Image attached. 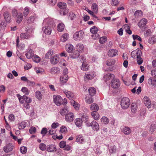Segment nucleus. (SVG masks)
Listing matches in <instances>:
<instances>
[{
  "instance_id": "obj_1",
  "label": "nucleus",
  "mask_w": 156,
  "mask_h": 156,
  "mask_svg": "<svg viewBox=\"0 0 156 156\" xmlns=\"http://www.w3.org/2000/svg\"><path fill=\"white\" fill-rule=\"evenodd\" d=\"M84 36V32L82 30L76 32L73 35L74 40L79 41L83 39Z\"/></svg>"
},
{
  "instance_id": "obj_2",
  "label": "nucleus",
  "mask_w": 156,
  "mask_h": 156,
  "mask_svg": "<svg viewBox=\"0 0 156 156\" xmlns=\"http://www.w3.org/2000/svg\"><path fill=\"white\" fill-rule=\"evenodd\" d=\"M92 111L91 112V114L93 118L96 120H98L100 118L99 114L97 112L99 110V108H90Z\"/></svg>"
},
{
  "instance_id": "obj_3",
  "label": "nucleus",
  "mask_w": 156,
  "mask_h": 156,
  "mask_svg": "<svg viewBox=\"0 0 156 156\" xmlns=\"http://www.w3.org/2000/svg\"><path fill=\"white\" fill-rule=\"evenodd\" d=\"M120 105L121 107H129L130 105V100L127 97H123L122 99Z\"/></svg>"
},
{
  "instance_id": "obj_4",
  "label": "nucleus",
  "mask_w": 156,
  "mask_h": 156,
  "mask_svg": "<svg viewBox=\"0 0 156 156\" xmlns=\"http://www.w3.org/2000/svg\"><path fill=\"white\" fill-rule=\"evenodd\" d=\"M53 99L54 103L57 106H59L61 105L63 99L61 96L54 95L53 96Z\"/></svg>"
},
{
  "instance_id": "obj_5",
  "label": "nucleus",
  "mask_w": 156,
  "mask_h": 156,
  "mask_svg": "<svg viewBox=\"0 0 156 156\" xmlns=\"http://www.w3.org/2000/svg\"><path fill=\"white\" fill-rule=\"evenodd\" d=\"M96 76L95 72L94 71H91L89 73H86L84 76L85 81L87 80H92Z\"/></svg>"
},
{
  "instance_id": "obj_6",
  "label": "nucleus",
  "mask_w": 156,
  "mask_h": 156,
  "mask_svg": "<svg viewBox=\"0 0 156 156\" xmlns=\"http://www.w3.org/2000/svg\"><path fill=\"white\" fill-rule=\"evenodd\" d=\"M14 146L13 144L11 143H9L6 144L3 147V151L5 153H8L13 150Z\"/></svg>"
},
{
  "instance_id": "obj_7",
  "label": "nucleus",
  "mask_w": 156,
  "mask_h": 156,
  "mask_svg": "<svg viewBox=\"0 0 156 156\" xmlns=\"http://www.w3.org/2000/svg\"><path fill=\"white\" fill-rule=\"evenodd\" d=\"M16 15V22L18 23H20L22 20L23 16L22 14L21 13H17L16 11H14L13 15Z\"/></svg>"
},
{
  "instance_id": "obj_8",
  "label": "nucleus",
  "mask_w": 156,
  "mask_h": 156,
  "mask_svg": "<svg viewBox=\"0 0 156 156\" xmlns=\"http://www.w3.org/2000/svg\"><path fill=\"white\" fill-rule=\"evenodd\" d=\"M131 57L133 58H137L138 56H141L142 55L141 50L139 49L133 51L131 52Z\"/></svg>"
},
{
  "instance_id": "obj_9",
  "label": "nucleus",
  "mask_w": 156,
  "mask_h": 156,
  "mask_svg": "<svg viewBox=\"0 0 156 156\" xmlns=\"http://www.w3.org/2000/svg\"><path fill=\"white\" fill-rule=\"evenodd\" d=\"M120 83L119 80L115 79L112 80L111 86L114 88H118L120 86Z\"/></svg>"
},
{
  "instance_id": "obj_10",
  "label": "nucleus",
  "mask_w": 156,
  "mask_h": 156,
  "mask_svg": "<svg viewBox=\"0 0 156 156\" xmlns=\"http://www.w3.org/2000/svg\"><path fill=\"white\" fill-rule=\"evenodd\" d=\"M37 16L35 14H32L30 16L26 19L27 23L30 24L33 23L37 18Z\"/></svg>"
},
{
  "instance_id": "obj_11",
  "label": "nucleus",
  "mask_w": 156,
  "mask_h": 156,
  "mask_svg": "<svg viewBox=\"0 0 156 156\" xmlns=\"http://www.w3.org/2000/svg\"><path fill=\"white\" fill-rule=\"evenodd\" d=\"M66 120L68 122H72L74 119V115L73 113L69 112L65 116Z\"/></svg>"
},
{
  "instance_id": "obj_12",
  "label": "nucleus",
  "mask_w": 156,
  "mask_h": 156,
  "mask_svg": "<svg viewBox=\"0 0 156 156\" xmlns=\"http://www.w3.org/2000/svg\"><path fill=\"white\" fill-rule=\"evenodd\" d=\"M63 92L69 99L73 98L74 97V94L70 91L65 89L63 90Z\"/></svg>"
},
{
  "instance_id": "obj_13",
  "label": "nucleus",
  "mask_w": 156,
  "mask_h": 156,
  "mask_svg": "<svg viewBox=\"0 0 156 156\" xmlns=\"http://www.w3.org/2000/svg\"><path fill=\"white\" fill-rule=\"evenodd\" d=\"M89 126H91L92 129L94 130H98L99 129V126L98 123L96 121H93L90 123Z\"/></svg>"
},
{
  "instance_id": "obj_14",
  "label": "nucleus",
  "mask_w": 156,
  "mask_h": 156,
  "mask_svg": "<svg viewBox=\"0 0 156 156\" xmlns=\"http://www.w3.org/2000/svg\"><path fill=\"white\" fill-rule=\"evenodd\" d=\"M59 60V57L57 55L54 56L51 58L50 62L53 65L57 64Z\"/></svg>"
},
{
  "instance_id": "obj_15",
  "label": "nucleus",
  "mask_w": 156,
  "mask_h": 156,
  "mask_svg": "<svg viewBox=\"0 0 156 156\" xmlns=\"http://www.w3.org/2000/svg\"><path fill=\"white\" fill-rule=\"evenodd\" d=\"M118 51L116 49H111L108 51V55L110 57H113L118 55Z\"/></svg>"
},
{
  "instance_id": "obj_16",
  "label": "nucleus",
  "mask_w": 156,
  "mask_h": 156,
  "mask_svg": "<svg viewBox=\"0 0 156 156\" xmlns=\"http://www.w3.org/2000/svg\"><path fill=\"white\" fill-rule=\"evenodd\" d=\"M42 30L46 34L50 35L51 34V29L50 27L45 26L43 27Z\"/></svg>"
},
{
  "instance_id": "obj_17",
  "label": "nucleus",
  "mask_w": 156,
  "mask_h": 156,
  "mask_svg": "<svg viewBox=\"0 0 156 156\" xmlns=\"http://www.w3.org/2000/svg\"><path fill=\"white\" fill-rule=\"evenodd\" d=\"M122 131L126 135L129 134L131 132V130L128 127L124 126L122 129Z\"/></svg>"
},
{
  "instance_id": "obj_18",
  "label": "nucleus",
  "mask_w": 156,
  "mask_h": 156,
  "mask_svg": "<svg viewBox=\"0 0 156 156\" xmlns=\"http://www.w3.org/2000/svg\"><path fill=\"white\" fill-rule=\"evenodd\" d=\"M115 76L112 74L108 73L104 76V78L105 82L109 80L110 79H114Z\"/></svg>"
},
{
  "instance_id": "obj_19",
  "label": "nucleus",
  "mask_w": 156,
  "mask_h": 156,
  "mask_svg": "<svg viewBox=\"0 0 156 156\" xmlns=\"http://www.w3.org/2000/svg\"><path fill=\"white\" fill-rule=\"evenodd\" d=\"M66 51L69 53H71L74 49L73 46L70 44H68L65 46Z\"/></svg>"
},
{
  "instance_id": "obj_20",
  "label": "nucleus",
  "mask_w": 156,
  "mask_h": 156,
  "mask_svg": "<svg viewBox=\"0 0 156 156\" xmlns=\"http://www.w3.org/2000/svg\"><path fill=\"white\" fill-rule=\"evenodd\" d=\"M148 84L151 86H156V79L154 77H150L149 79L148 82Z\"/></svg>"
},
{
  "instance_id": "obj_21",
  "label": "nucleus",
  "mask_w": 156,
  "mask_h": 156,
  "mask_svg": "<svg viewBox=\"0 0 156 156\" xmlns=\"http://www.w3.org/2000/svg\"><path fill=\"white\" fill-rule=\"evenodd\" d=\"M47 150L48 152H55L56 151V147L52 144L49 145L48 146Z\"/></svg>"
},
{
  "instance_id": "obj_22",
  "label": "nucleus",
  "mask_w": 156,
  "mask_h": 156,
  "mask_svg": "<svg viewBox=\"0 0 156 156\" xmlns=\"http://www.w3.org/2000/svg\"><path fill=\"white\" fill-rule=\"evenodd\" d=\"M4 19L7 22H9L11 19V15L8 12H6L3 14Z\"/></svg>"
},
{
  "instance_id": "obj_23",
  "label": "nucleus",
  "mask_w": 156,
  "mask_h": 156,
  "mask_svg": "<svg viewBox=\"0 0 156 156\" xmlns=\"http://www.w3.org/2000/svg\"><path fill=\"white\" fill-rule=\"evenodd\" d=\"M147 23V20L145 18H143L138 23V25L140 27H143Z\"/></svg>"
},
{
  "instance_id": "obj_24",
  "label": "nucleus",
  "mask_w": 156,
  "mask_h": 156,
  "mask_svg": "<svg viewBox=\"0 0 156 156\" xmlns=\"http://www.w3.org/2000/svg\"><path fill=\"white\" fill-rule=\"evenodd\" d=\"M89 66L88 65L83 61L81 67V69L83 71H87L89 70Z\"/></svg>"
},
{
  "instance_id": "obj_25",
  "label": "nucleus",
  "mask_w": 156,
  "mask_h": 156,
  "mask_svg": "<svg viewBox=\"0 0 156 156\" xmlns=\"http://www.w3.org/2000/svg\"><path fill=\"white\" fill-rule=\"evenodd\" d=\"M69 35L67 33H65L62 34L60 37V40L63 42H65L68 39Z\"/></svg>"
},
{
  "instance_id": "obj_26",
  "label": "nucleus",
  "mask_w": 156,
  "mask_h": 156,
  "mask_svg": "<svg viewBox=\"0 0 156 156\" xmlns=\"http://www.w3.org/2000/svg\"><path fill=\"white\" fill-rule=\"evenodd\" d=\"M83 121L80 118H77L75 120V123L77 126L78 127H81L82 125Z\"/></svg>"
},
{
  "instance_id": "obj_27",
  "label": "nucleus",
  "mask_w": 156,
  "mask_h": 156,
  "mask_svg": "<svg viewBox=\"0 0 156 156\" xmlns=\"http://www.w3.org/2000/svg\"><path fill=\"white\" fill-rule=\"evenodd\" d=\"M144 102L146 106L148 107L151 105L149 98L147 96H145L144 98Z\"/></svg>"
},
{
  "instance_id": "obj_28",
  "label": "nucleus",
  "mask_w": 156,
  "mask_h": 156,
  "mask_svg": "<svg viewBox=\"0 0 156 156\" xmlns=\"http://www.w3.org/2000/svg\"><path fill=\"white\" fill-rule=\"evenodd\" d=\"M30 8L29 7L27 6L25 7L23 9V16L25 17H27L30 12Z\"/></svg>"
},
{
  "instance_id": "obj_29",
  "label": "nucleus",
  "mask_w": 156,
  "mask_h": 156,
  "mask_svg": "<svg viewBox=\"0 0 156 156\" xmlns=\"http://www.w3.org/2000/svg\"><path fill=\"white\" fill-rule=\"evenodd\" d=\"M76 142L81 144L84 141V138L81 135H79L76 136Z\"/></svg>"
},
{
  "instance_id": "obj_30",
  "label": "nucleus",
  "mask_w": 156,
  "mask_h": 156,
  "mask_svg": "<svg viewBox=\"0 0 156 156\" xmlns=\"http://www.w3.org/2000/svg\"><path fill=\"white\" fill-rule=\"evenodd\" d=\"M34 55L33 51L31 49L29 50L25 54L26 57L28 59H30L31 58H32Z\"/></svg>"
},
{
  "instance_id": "obj_31",
  "label": "nucleus",
  "mask_w": 156,
  "mask_h": 156,
  "mask_svg": "<svg viewBox=\"0 0 156 156\" xmlns=\"http://www.w3.org/2000/svg\"><path fill=\"white\" fill-rule=\"evenodd\" d=\"M88 91L90 95L92 96L95 94L96 90L94 87H91L88 89Z\"/></svg>"
},
{
  "instance_id": "obj_32",
  "label": "nucleus",
  "mask_w": 156,
  "mask_h": 156,
  "mask_svg": "<svg viewBox=\"0 0 156 156\" xmlns=\"http://www.w3.org/2000/svg\"><path fill=\"white\" fill-rule=\"evenodd\" d=\"M69 79L68 75H64L60 78V80L61 83L64 84L66 83Z\"/></svg>"
},
{
  "instance_id": "obj_33",
  "label": "nucleus",
  "mask_w": 156,
  "mask_h": 156,
  "mask_svg": "<svg viewBox=\"0 0 156 156\" xmlns=\"http://www.w3.org/2000/svg\"><path fill=\"white\" fill-rule=\"evenodd\" d=\"M67 108H62L60 110V113L61 115H66L69 112Z\"/></svg>"
},
{
  "instance_id": "obj_34",
  "label": "nucleus",
  "mask_w": 156,
  "mask_h": 156,
  "mask_svg": "<svg viewBox=\"0 0 156 156\" xmlns=\"http://www.w3.org/2000/svg\"><path fill=\"white\" fill-rule=\"evenodd\" d=\"M30 37V35L27 33H22L20 34V37L21 39H28Z\"/></svg>"
},
{
  "instance_id": "obj_35",
  "label": "nucleus",
  "mask_w": 156,
  "mask_h": 156,
  "mask_svg": "<svg viewBox=\"0 0 156 156\" xmlns=\"http://www.w3.org/2000/svg\"><path fill=\"white\" fill-rule=\"evenodd\" d=\"M76 48L77 50L76 51H78L80 53L83 50L84 46L82 44H78L76 45Z\"/></svg>"
},
{
  "instance_id": "obj_36",
  "label": "nucleus",
  "mask_w": 156,
  "mask_h": 156,
  "mask_svg": "<svg viewBox=\"0 0 156 156\" xmlns=\"http://www.w3.org/2000/svg\"><path fill=\"white\" fill-rule=\"evenodd\" d=\"M54 22L53 21V20L52 18H49L45 19L43 21L44 24H46V23H47L48 24L50 25L52 24Z\"/></svg>"
},
{
  "instance_id": "obj_37",
  "label": "nucleus",
  "mask_w": 156,
  "mask_h": 156,
  "mask_svg": "<svg viewBox=\"0 0 156 156\" xmlns=\"http://www.w3.org/2000/svg\"><path fill=\"white\" fill-rule=\"evenodd\" d=\"M101 122L103 124H107L109 122V120L108 118L105 116L102 117L100 119Z\"/></svg>"
},
{
  "instance_id": "obj_38",
  "label": "nucleus",
  "mask_w": 156,
  "mask_h": 156,
  "mask_svg": "<svg viewBox=\"0 0 156 156\" xmlns=\"http://www.w3.org/2000/svg\"><path fill=\"white\" fill-rule=\"evenodd\" d=\"M65 25L62 23H59L57 26V30L58 31L61 32L63 31L65 28Z\"/></svg>"
},
{
  "instance_id": "obj_39",
  "label": "nucleus",
  "mask_w": 156,
  "mask_h": 156,
  "mask_svg": "<svg viewBox=\"0 0 156 156\" xmlns=\"http://www.w3.org/2000/svg\"><path fill=\"white\" fill-rule=\"evenodd\" d=\"M92 96L90 95H87L85 98V101L88 104H90L92 103L93 101V98L92 97Z\"/></svg>"
},
{
  "instance_id": "obj_40",
  "label": "nucleus",
  "mask_w": 156,
  "mask_h": 156,
  "mask_svg": "<svg viewBox=\"0 0 156 156\" xmlns=\"http://www.w3.org/2000/svg\"><path fill=\"white\" fill-rule=\"evenodd\" d=\"M50 71L51 74H55L59 72V69L57 67H54L51 68Z\"/></svg>"
},
{
  "instance_id": "obj_41",
  "label": "nucleus",
  "mask_w": 156,
  "mask_h": 156,
  "mask_svg": "<svg viewBox=\"0 0 156 156\" xmlns=\"http://www.w3.org/2000/svg\"><path fill=\"white\" fill-rule=\"evenodd\" d=\"M145 113L146 109L144 108L142 109L140 111V114L139 115V117L140 118V119H144Z\"/></svg>"
},
{
  "instance_id": "obj_42",
  "label": "nucleus",
  "mask_w": 156,
  "mask_h": 156,
  "mask_svg": "<svg viewBox=\"0 0 156 156\" xmlns=\"http://www.w3.org/2000/svg\"><path fill=\"white\" fill-rule=\"evenodd\" d=\"M80 53L78 51H75L70 55L71 57L73 58H77L80 55Z\"/></svg>"
},
{
  "instance_id": "obj_43",
  "label": "nucleus",
  "mask_w": 156,
  "mask_h": 156,
  "mask_svg": "<svg viewBox=\"0 0 156 156\" xmlns=\"http://www.w3.org/2000/svg\"><path fill=\"white\" fill-rule=\"evenodd\" d=\"M80 116L82 118V119L83 121L86 122H87L88 119V116L86 114L84 113H81L80 114Z\"/></svg>"
},
{
  "instance_id": "obj_44",
  "label": "nucleus",
  "mask_w": 156,
  "mask_h": 156,
  "mask_svg": "<svg viewBox=\"0 0 156 156\" xmlns=\"http://www.w3.org/2000/svg\"><path fill=\"white\" fill-rule=\"evenodd\" d=\"M32 59L34 62L36 63L39 62L41 60L40 58L36 55H34Z\"/></svg>"
},
{
  "instance_id": "obj_45",
  "label": "nucleus",
  "mask_w": 156,
  "mask_h": 156,
  "mask_svg": "<svg viewBox=\"0 0 156 156\" xmlns=\"http://www.w3.org/2000/svg\"><path fill=\"white\" fill-rule=\"evenodd\" d=\"M58 6L61 9H64L66 7V3L61 2L58 4Z\"/></svg>"
},
{
  "instance_id": "obj_46",
  "label": "nucleus",
  "mask_w": 156,
  "mask_h": 156,
  "mask_svg": "<svg viewBox=\"0 0 156 156\" xmlns=\"http://www.w3.org/2000/svg\"><path fill=\"white\" fill-rule=\"evenodd\" d=\"M53 54V51L52 50H50L45 55V58H46L49 59Z\"/></svg>"
},
{
  "instance_id": "obj_47",
  "label": "nucleus",
  "mask_w": 156,
  "mask_h": 156,
  "mask_svg": "<svg viewBox=\"0 0 156 156\" xmlns=\"http://www.w3.org/2000/svg\"><path fill=\"white\" fill-rule=\"evenodd\" d=\"M35 95L36 98L39 100H40L42 99V95L40 91H37L36 92Z\"/></svg>"
},
{
  "instance_id": "obj_48",
  "label": "nucleus",
  "mask_w": 156,
  "mask_h": 156,
  "mask_svg": "<svg viewBox=\"0 0 156 156\" xmlns=\"http://www.w3.org/2000/svg\"><path fill=\"white\" fill-rule=\"evenodd\" d=\"M91 8L93 11L95 13H97L98 11V5L95 3H93L92 5Z\"/></svg>"
},
{
  "instance_id": "obj_49",
  "label": "nucleus",
  "mask_w": 156,
  "mask_h": 156,
  "mask_svg": "<svg viewBox=\"0 0 156 156\" xmlns=\"http://www.w3.org/2000/svg\"><path fill=\"white\" fill-rule=\"evenodd\" d=\"M26 126V123L24 122L23 121L19 124V126L18 127L19 129H22L24 128Z\"/></svg>"
},
{
  "instance_id": "obj_50",
  "label": "nucleus",
  "mask_w": 156,
  "mask_h": 156,
  "mask_svg": "<svg viewBox=\"0 0 156 156\" xmlns=\"http://www.w3.org/2000/svg\"><path fill=\"white\" fill-rule=\"evenodd\" d=\"M142 15V12L140 10L136 11L134 13V16L136 18H138L141 17Z\"/></svg>"
},
{
  "instance_id": "obj_51",
  "label": "nucleus",
  "mask_w": 156,
  "mask_h": 156,
  "mask_svg": "<svg viewBox=\"0 0 156 156\" xmlns=\"http://www.w3.org/2000/svg\"><path fill=\"white\" fill-rule=\"evenodd\" d=\"M148 41L150 43L153 44L154 42H156V36H153L149 38Z\"/></svg>"
},
{
  "instance_id": "obj_52",
  "label": "nucleus",
  "mask_w": 156,
  "mask_h": 156,
  "mask_svg": "<svg viewBox=\"0 0 156 156\" xmlns=\"http://www.w3.org/2000/svg\"><path fill=\"white\" fill-rule=\"evenodd\" d=\"M71 105L74 107H79L80 105L73 100H71L70 101Z\"/></svg>"
},
{
  "instance_id": "obj_53",
  "label": "nucleus",
  "mask_w": 156,
  "mask_h": 156,
  "mask_svg": "<svg viewBox=\"0 0 156 156\" xmlns=\"http://www.w3.org/2000/svg\"><path fill=\"white\" fill-rule=\"evenodd\" d=\"M98 31V28L95 26L92 27L90 29V31L92 34H97V32Z\"/></svg>"
},
{
  "instance_id": "obj_54",
  "label": "nucleus",
  "mask_w": 156,
  "mask_h": 156,
  "mask_svg": "<svg viewBox=\"0 0 156 156\" xmlns=\"http://www.w3.org/2000/svg\"><path fill=\"white\" fill-rule=\"evenodd\" d=\"M115 60L113 59L108 60L106 62V64L108 66H112L115 63Z\"/></svg>"
},
{
  "instance_id": "obj_55",
  "label": "nucleus",
  "mask_w": 156,
  "mask_h": 156,
  "mask_svg": "<svg viewBox=\"0 0 156 156\" xmlns=\"http://www.w3.org/2000/svg\"><path fill=\"white\" fill-rule=\"evenodd\" d=\"M21 91L26 95H28L30 93V91L26 87H22L21 89Z\"/></svg>"
},
{
  "instance_id": "obj_56",
  "label": "nucleus",
  "mask_w": 156,
  "mask_h": 156,
  "mask_svg": "<svg viewBox=\"0 0 156 156\" xmlns=\"http://www.w3.org/2000/svg\"><path fill=\"white\" fill-rule=\"evenodd\" d=\"M75 14L73 12H70L69 13V18L71 20H74L76 18Z\"/></svg>"
},
{
  "instance_id": "obj_57",
  "label": "nucleus",
  "mask_w": 156,
  "mask_h": 156,
  "mask_svg": "<svg viewBox=\"0 0 156 156\" xmlns=\"http://www.w3.org/2000/svg\"><path fill=\"white\" fill-rule=\"evenodd\" d=\"M107 41V38L105 36L101 37L99 39V42L101 44L105 43Z\"/></svg>"
},
{
  "instance_id": "obj_58",
  "label": "nucleus",
  "mask_w": 156,
  "mask_h": 156,
  "mask_svg": "<svg viewBox=\"0 0 156 156\" xmlns=\"http://www.w3.org/2000/svg\"><path fill=\"white\" fill-rule=\"evenodd\" d=\"M30 133L32 134H34L36 132V128L33 126L31 127L29 130Z\"/></svg>"
},
{
  "instance_id": "obj_59",
  "label": "nucleus",
  "mask_w": 156,
  "mask_h": 156,
  "mask_svg": "<svg viewBox=\"0 0 156 156\" xmlns=\"http://www.w3.org/2000/svg\"><path fill=\"white\" fill-rule=\"evenodd\" d=\"M68 131L66 127L64 126H62L60 128V132L62 133H65Z\"/></svg>"
},
{
  "instance_id": "obj_60",
  "label": "nucleus",
  "mask_w": 156,
  "mask_h": 156,
  "mask_svg": "<svg viewBox=\"0 0 156 156\" xmlns=\"http://www.w3.org/2000/svg\"><path fill=\"white\" fill-rule=\"evenodd\" d=\"M27 148L25 147H21L20 148V151L22 154H24L27 152Z\"/></svg>"
},
{
  "instance_id": "obj_61",
  "label": "nucleus",
  "mask_w": 156,
  "mask_h": 156,
  "mask_svg": "<svg viewBox=\"0 0 156 156\" xmlns=\"http://www.w3.org/2000/svg\"><path fill=\"white\" fill-rule=\"evenodd\" d=\"M17 96L20 102L22 104L24 102V101H25L23 97H23H22L19 94H17Z\"/></svg>"
},
{
  "instance_id": "obj_62",
  "label": "nucleus",
  "mask_w": 156,
  "mask_h": 156,
  "mask_svg": "<svg viewBox=\"0 0 156 156\" xmlns=\"http://www.w3.org/2000/svg\"><path fill=\"white\" fill-rule=\"evenodd\" d=\"M156 129V128L155 125L152 124L150 126L149 131L151 132V133H152Z\"/></svg>"
},
{
  "instance_id": "obj_63",
  "label": "nucleus",
  "mask_w": 156,
  "mask_h": 156,
  "mask_svg": "<svg viewBox=\"0 0 156 156\" xmlns=\"http://www.w3.org/2000/svg\"><path fill=\"white\" fill-rule=\"evenodd\" d=\"M136 61L138 65H141L143 61L142 58L141 57V56H138V57L137 58Z\"/></svg>"
},
{
  "instance_id": "obj_64",
  "label": "nucleus",
  "mask_w": 156,
  "mask_h": 156,
  "mask_svg": "<svg viewBox=\"0 0 156 156\" xmlns=\"http://www.w3.org/2000/svg\"><path fill=\"white\" fill-rule=\"evenodd\" d=\"M116 151V147L115 146L110 147L109 149L110 153L111 154L114 153Z\"/></svg>"
}]
</instances>
